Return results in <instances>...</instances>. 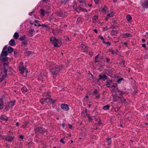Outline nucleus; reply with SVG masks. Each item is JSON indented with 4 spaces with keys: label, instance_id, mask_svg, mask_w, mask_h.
Listing matches in <instances>:
<instances>
[{
    "label": "nucleus",
    "instance_id": "63",
    "mask_svg": "<svg viewBox=\"0 0 148 148\" xmlns=\"http://www.w3.org/2000/svg\"><path fill=\"white\" fill-rule=\"evenodd\" d=\"M32 13H33L32 12H31L29 13V15L31 16L32 15Z\"/></svg>",
    "mask_w": 148,
    "mask_h": 148
},
{
    "label": "nucleus",
    "instance_id": "6",
    "mask_svg": "<svg viewBox=\"0 0 148 148\" xmlns=\"http://www.w3.org/2000/svg\"><path fill=\"white\" fill-rule=\"evenodd\" d=\"M61 108L64 110L68 111L69 110V108L68 105L65 104H62L61 105Z\"/></svg>",
    "mask_w": 148,
    "mask_h": 148
},
{
    "label": "nucleus",
    "instance_id": "56",
    "mask_svg": "<svg viewBox=\"0 0 148 148\" xmlns=\"http://www.w3.org/2000/svg\"><path fill=\"white\" fill-rule=\"evenodd\" d=\"M94 1L95 3H97L99 2V0H95Z\"/></svg>",
    "mask_w": 148,
    "mask_h": 148
},
{
    "label": "nucleus",
    "instance_id": "42",
    "mask_svg": "<svg viewBox=\"0 0 148 148\" xmlns=\"http://www.w3.org/2000/svg\"><path fill=\"white\" fill-rule=\"evenodd\" d=\"M25 36H22L20 38L19 40H23L25 39Z\"/></svg>",
    "mask_w": 148,
    "mask_h": 148
},
{
    "label": "nucleus",
    "instance_id": "64",
    "mask_svg": "<svg viewBox=\"0 0 148 148\" xmlns=\"http://www.w3.org/2000/svg\"><path fill=\"white\" fill-rule=\"evenodd\" d=\"M142 42H145V39H143L142 40Z\"/></svg>",
    "mask_w": 148,
    "mask_h": 148
},
{
    "label": "nucleus",
    "instance_id": "37",
    "mask_svg": "<svg viewBox=\"0 0 148 148\" xmlns=\"http://www.w3.org/2000/svg\"><path fill=\"white\" fill-rule=\"evenodd\" d=\"M1 60L2 62H5V61H7L8 60V59L7 58L4 57V58H1Z\"/></svg>",
    "mask_w": 148,
    "mask_h": 148
},
{
    "label": "nucleus",
    "instance_id": "10",
    "mask_svg": "<svg viewBox=\"0 0 148 148\" xmlns=\"http://www.w3.org/2000/svg\"><path fill=\"white\" fill-rule=\"evenodd\" d=\"M118 99H119L120 101H121V102L122 103H123L124 102L126 101L125 99L123 97H116V98L114 100L116 101H117Z\"/></svg>",
    "mask_w": 148,
    "mask_h": 148
},
{
    "label": "nucleus",
    "instance_id": "5",
    "mask_svg": "<svg viewBox=\"0 0 148 148\" xmlns=\"http://www.w3.org/2000/svg\"><path fill=\"white\" fill-rule=\"evenodd\" d=\"M35 133L37 132H38L39 133H41L44 132L45 129L41 127H36L35 129Z\"/></svg>",
    "mask_w": 148,
    "mask_h": 148
},
{
    "label": "nucleus",
    "instance_id": "3",
    "mask_svg": "<svg viewBox=\"0 0 148 148\" xmlns=\"http://www.w3.org/2000/svg\"><path fill=\"white\" fill-rule=\"evenodd\" d=\"M50 42L55 47H58L59 46L58 44L59 43V41L54 37H52L50 38Z\"/></svg>",
    "mask_w": 148,
    "mask_h": 148
},
{
    "label": "nucleus",
    "instance_id": "4",
    "mask_svg": "<svg viewBox=\"0 0 148 148\" xmlns=\"http://www.w3.org/2000/svg\"><path fill=\"white\" fill-rule=\"evenodd\" d=\"M8 71V70L7 69H6L5 68L4 70V72L1 73V75L2 77H0V82L2 81L6 77Z\"/></svg>",
    "mask_w": 148,
    "mask_h": 148
},
{
    "label": "nucleus",
    "instance_id": "19",
    "mask_svg": "<svg viewBox=\"0 0 148 148\" xmlns=\"http://www.w3.org/2000/svg\"><path fill=\"white\" fill-rule=\"evenodd\" d=\"M45 77V76H44V73H41L40 74L39 77H38V79L40 80L42 79H43Z\"/></svg>",
    "mask_w": 148,
    "mask_h": 148
},
{
    "label": "nucleus",
    "instance_id": "18",
    "mask_svg": "<svg viewBox=\"0 0 148 148\" xmlns=\"http://www.w3.org/2000/svg\"><path fill=\"white\" fill-rule=\"evenodd\" d=\"M92 20L93 23L98 22L99 20L98 19V16H93L92 18Z\"/></svg>",
    "mask_w": 148,
    "mask_h": 148
},
{
    "label": "nucleus",
    "instance_id": "41",
    "mask_svg": "<svg viewBox=\"0 0 148 148\" xmlns=\"http://www.w3.org/2000/svg\"><path fill=\"white\" fill-rule=\"evenodd\" d=\"M117 92H118V93H119V95H122V92L119 90L117 88Z\"/></svg>",
    "mask_w": 148,
    "mask_h": 148
},
{
    "label": "nucleus",
    "instance_id": "61",
    "mask_svg": "<svg viewBox=\"0 0 148 148\" xmlns=\"http://www.w3.org/2000/svg\"><path fill=\"white\" fill-rule=\"evenodd\" d=\"M102 124L101 122L100 121H99L98 123V124L99 125H100V124Z\"/></svg>",
    "mask_w": 148,
    "mask_h": 148
},
{
    "label": "nucleus",
    "instance_id": "26",
    "mask_svg": "<svg viewBox=\"0 0 148 148\" xmlns=\"http://www.w3.org/2000/svg\"><path fill=\"white\" fill-rule=\"evenodd\" d=\"M100 56V55L99 54H98L95 57V62H99L100 61L98 60V58H99V56Z\"/></svg>",
    "mask_w": 148,
    "mask_h": 148
},
{
    "label": "nucleus",
    "instance_id": "21",
    "mask_svg": "<svg viewBox=\"0 0 148 148\" xmlns=\"http://www.w3.org/2000/svg\"><path fill=\"white\" fill-rule=\"evenodd\" d=\"M9 44L11 46H13L15 45V42L14 40L12 39L9 42Z\"/></svg>",
    "mask_w": 148,
    "mask_h": 148
},
{
    "label": "nucleus",
    "instance_id": "25",
    "mask_svg": "<svg viewBox=\"0 0 148 148\" xmlns=\"http://www.w3.org/2000/svg\"><path fill=\"white\" fill-rule=\"evenodd\" d=\"M8 119V117L5 116H3L1 117V119L5 121H7Z\"/></svg>",
    "mask_w": 148,
    "mask_h": 148
},
{
    "label": "nucleus",
    "instance_id": "62",
    "mask_svg": "<svg viewBox=\"0 0 148 148\" xmlns=\"http://www.w3.org/2000/svg\"><path fill=\"white\" fill-rule=\"evenodd\" d=\"M66 12H64V13H63V15L64 16V17H65V16H66Z\"/></svg>",
    "mask_w": 148,
    "mask_h": 148
},
{
    "label": "nucleus",
    "instance_id": "28",
    "mask_svg": "<svg viewBox=\"0 0 148 148\" xmlns=\"http://www.w3.org/2000/svg\"><path fill=\"white\" fill-rule=\"evenodd\" d=\"M58 15L59 16L64 17V16L63 15V11H60V12L58 13Z\"/></svg>",
    "mask_w": 148,
    "mask_h": 148
},
{
    "label": "nucleus",
    "instance_id": "20",
    "mask_svg": "<svg viewBox=\"0 0 148 148\" xmlns=\"http://www.w3.org/2000/svg\"><path fill=\"white\" fill-rule=\"evenodd\" d=\"M3 101L2 99H0V110L3 107Z\"/></svg>",
    "mask_w": 148,
    "mask_h": 148
},
{
    "label": "nucleus",
    "instance_id": "55",
    "mask_svg": "<svg viewBox=\"0 0 148 148\" xmlns=\"http://www.w3.org/2000/svg\"><path fill=\"white\" fill-rule=\"evenodd\" d=\"M106 44L107 45H108L109 46L110 45V43L109 42H106Z\"/></svg>",
    "mask_w": 148,
    "mask_h": 148
},
{
    "label": "nucleus",
    "instance_id": "32",
    "mask_svg": "<svg viewBox=\"0 0 148 148\" xmlns=\"http://www.w3.org/2000/svg\"><path fill=\"white\" fill-rule=\"evenodd\" d=\"M110 138H108L107 139L106 142L108 143V145H110L111 143V140Z\"/></svg>",
    "mask_w": 148,
    "mask_h": 148
},
{
    "label": "nucleus",
    "instance_id": "59",
    "mask_svg": "<svg viewBox=\"0 0 148 148\" xmlns=\"http://www.w3.org/2000/svg\"><path fill=\"white\" fill-rule=\"evenodd\" d=\"M142 47L144 48H145L146 47V45L145 44H143L142 45Z\"/></svg>",
    "mask_w": 148,
    "mask_h": 148
},
{
    "label": "nucleus",
    "instance_id": "17",
    "mask_svg": "<svg viewBox=\"0 0 148 148\" xmlns=\"http://www.w3.org/2000/svg\"><path fill=\"white\" fill-rule=\"evenodd\" d=\"M123 37L125 38H130L131 37L132 35L129 33H124L123 34Z\"/></svg>",
    "mask_w": 148,
    "mask_h": 148
},
{
    "label": "nucleus",
    "instance_id": "13",
    "mask_svg": "<svg viewBox=\"0 0 148 148\" xmlns=\"http://www.w3.org/2000/svg\"><path fill=\"white\" fill-rule=\"evenodd\" d=\"M8 55L7 52L6 50H2L1 53V57H3L6 56Z\"/></svg>",
    "mask_w": 148,
    "mask_h": 148
},
{
    "label": "nucleus",
    "instance_id": "48",
    "mask_svg": "<svg viewBox=\"0 0 148 148\" xmlns=\"http://www.w3.org/2000/svg\"><path fill=\"white\" fill-rule=\"evenodd\" d=\"M68 126L69 127L70 129H72V125H71V124H68Z\"/></svg>",
    "mask_w": 148,
    "mask_h": 148
},
{
    "label": "nucleus",
    "instance_id": "50",
    "mask_svg": "<svg viewBox=\"0 0 148 148\" xmlns=\"http://www.w3.org/2000/svg\"><path fill=\"white\" fill-rule=\"evenodd\" d=\"M19 138L21 139H22L23 138V136L22 135H20L19 136Z\"/></svg>",
    "mask_w": 148,
    "mask_h": 148
},
{
    "label": "nucleus",
    "instance_id": "34",
    "mask_svg": "<svg viewBox=\"0 0 148 148\" xmlns=\"http://www.w3.org/2000/svg\"><path fill=\"white\" fill-rule=\"evenodd\" d=\"M81 47L82 49L85 50H86L88 48V47L84 45H82Z\"/></svg>",
    "mask_w": 148,
    "mask_h": 148
},
{
    "label": "nucleus",
    "instance_id": "58",
    "mask_svg": "<svg viewBox=\"0 0 148 148\" xmlns=\"http://www.w3.org/2000/svg\"><path fill=\"white\" fill-rule=\"evenodd\" d=\"M88 118L90 121L92 120V118L90 116H89Z\"/></svg>",
    "mask_w": 148,
    "mask_h": 148
},
{
    "label": "nucleus",
    "instance_id": "2",
    "mask_svg": "<svg viewBox=\"0 0 148 148\" xmlns=\"http://www.w3.org/2000/svg\"><path fill=\"white\" fill-rule=\"evenodd\" d=\"M23 62H21L19 66V70L21 73H22L24 76H26L28 72L27 70L25 69V67L23 65Z\"/></svg>",
    "mask_w": 148,
    "mask_h": 148
},
{
    "label": "nucleus",
    "instance_id": "36",
    "mask_svg": "<svg viewBox=\"0 0 148 148\" xmlns=\"http://www.w3.org/2000/svg\"><path fill=\"white\" fill-rule=\"evenodd\" d=\"M107 9V8L106 6H105L102 9V11L103 12H106Z\"/></svg>",
    "mask_w": 148,
    "mask_h": 148
},
{
    "label": "nucleus",
    "instance_id": "46",
    "mask_svg": "<svg viewBox=\"0 0 148 148\" xmlns=\"http://www.w3.org/2000/svg\"><path fill=\"white\" fill-rule=\"evenodd\" d=\"M99 38H100L101 40H103L104 39L103 37L101 35H99Z\"/></svg>",
    "mask_w": 148,
    "mask_h": 148
},
{
    "label": "nucleus",
    "instance_id": "52",
    "mask_svg": "<svg viewBox=\"0 0 148 148\" xmlns=\"http://www.w3.org/2000/svg\"><path fill=\"white\" fill-rule=\"evenodd\" d=\"M7 48V46H5L4 47L3 50V51L4 50H6Z\"/></svg>",
    "mask_w": 148,
    "mask_h": 148
},
{
    "label": "nucleus",
    "instance_id": "15",
    "mask_svg": "<svg viewBox=\"0 0 148 148\" xmlns=\"http://www.w3.org/2000/svg\"><path fill=\"white\" fill-rule=\"evenodd\" d=\"M14 137H12L10 136H9L6 138V140L8 142H10L14 139Z\"/></svg>",
    "mask_w": 148,
    "mask_h": 148
},
{
    "label": "nucleus",
    "instance_id": "54",
    "mask_svg": "<svg viewBox=\"0 0 148 148\" xmlns=\"http://www.w3.org/2000/svg\"><path fill=\"white\" fill-rule=\"evenodd\" d=\"M85 1V0H80V2L81 3H84Z\"/></svg>",
    "mask_w": 148,
    "mask_h": 148
},
{
    "label": "nucleus",
    "instance_id": "27",
    "mask_svg": "<svg viewBox=\"0 0 148 148\" xmlns=\"http://www.w3.org/2000/svg\"><path fill=\"white\" fill-rule=\"evenodd\" d=\"M18 36H19L17 32H15L14 34V37L15 39H17L18 38Z\"/></svg>",
    "mask_w": 148,
    "mask_h": 148
},
{
    "label": "nucleus",
    "instance_id": "12",
    "mask_svg": "<svg viewBox=\"0 0 148 148\" xmlns=\"http://www.w3.org/2000/svg\"><path fill=\"white\" fill-rule=\"evenodd\" d=\"M34 30L33 29H31L30 30L28 31V34L29 36L31 37H32L33 36L34 34H33Z\"/></svg>",
    "mask_w": 148,
    "mask_h": 148
},
{
    "label": "nucleus",
    "instance_id": "57",
    "mask_svg": "<svg viewBox=\"0 0 148 148\" xmlns=\"http://www.w3.org/2000/svg\"><path fill=\"white\" fill-rule=\"evenodd\" d=\"M93 31H95L96 33H97V30L96 29H94Z\"/></svg>",
    "mask_w": 148,
    "mask_h": 148
},
{
    "label": "nucleus",
    "instance_id": "24",
    "mask_svg": "<svg viewBox=\"0 0 148 148\" xmlns=\"http://www.w3.org/2000/svg\"><path fill=\"white\" fill-rule=\"evenodd\" d=\"M13 49L12 48L10 47H9L8 48V51L9 53H10L11 52H13Z\"/></svg>",
    "mask_w": 148,
    "mask_h": 148
},
{
    "label": "nucleus",
    "instance_id": "8",
    "mask_svg": "<svg viewBox=\"0 0 148 148\" xmlns=\"http://www.w3.org/2000/svg\"><path fill=\"white\" fill-rule=\"evenodd\" d=\"M142 6L145 8H148V0H145L142 5Z\"/></svg>",
    "mask_w": 148,
    "mask_h": 148
},
{
    "label": "nucleus",
    "instance_id": "45",
    "mask_svg": "<svg viewBox=\"0 0 148 148\" xmlns=\"http://www.w3.org/2000/svg\"><path fill=\"white\" fill-rule=\"evenodd\" d=\"M60 142L61 143H62L63 144H64L65 143V142L63 140V139H62L60 140Z\"/></svg>",
    "mask_w": 148,
    "mask_h": 148
},
{
    "label": "nucleus",
    "instance_id": "30",
    "mask_svg": "<svg viewBox=\"0 0 148 148\" xmlns=\"http://www.w3.org/2000/svg\"><path fill=\"white\" fill-rule=\"evenodd\" d=\"M110 106L109 105H107L104 106L103 107V109L104 110H108Z\"/></svg>",
    "mask_w": 148,
    "mask_h": 148
},
{
    "label": "nucleus",
    "instance_id": "16",
    "mask_svg": "<svg viewBox=\"0 0 148 148\" xmlns=\"http://www.w3.org/2000/svg\"><path fill=\"white\" fill-rule=\"evenodd\" d=\"M29 90V88H27L25 87H23L21 89L22 92L23 93H25L26 92H28Z\"/></svg>",
    "mask_w": 148,
    "mask_h": 148
},
{
    "label": "nucleus",
    "instance_id": "60",
    "mask_svg": "<svg viewBox=\"0 0 148 148\" xmlns=\"http://www.w3.org/2000/svg\"><path fill=\"white\" fill-rule=\"evenodd\" d=\"M34 22L35 23H38L39 22V21H38V20H36Z\"/></svg>",
    "mask_w": 148,
    "mask_h": 148
},
{
    "label": "nucleus",
    "instance_id": "38",
    "mask_svg": "<svg viewBox=\"0 0 148 148\" xmlns=\"http://www.w3.org/2000/svg\"><path fill=\"white\" fill-rule=\"evenodd\" d=\"M113 14L112 12H111L110 13L108 14L107 15V17H111L113 16Z\"/></svg>",
    "mask_w": 148,
    "mask_h": 148
},
{
    "label": "nucleus",
    "instance_id": "35",
    "mask_svg": "<svg viewBox=\"0 0 148 148\" xmlns=\"http://www.w3.org/2000/svg\"><path fill=\"white\" fill-rule=\"evenodd\" d=\"M56 20V18H55L53 17V18H51V19H50V22H52V23H53V24H54V21H55Z\"/></svg>",
    "mask_w": 148,
    "mask_h": 148
},
{
    "label": "nucleus",
    "instance_id": "7",
    "mask_svg": "<svg viewBox=\"0 0 148 148\" xmlns=\"http://www.w3.org/2000/svg\"><path fill=\"white\" fill-rule=\"evenodd\" d=\"M74 9H75L76 11L78 12V11H79L80 12V11H82L83 12H87V10L86 9L80 7H78L77 8H74Z\"/></svg>",
    "mask_w": 148,
    "mask_h": 148
},
{
    "label": "nucleus",
    "instance_id": "14",
    "mask_svg": "<svg viewBox=\"0 0 148 148\" xmlns=\"http://www.w3.org/2000/svg\"><path fill=\"white\" fill-rule=\"evenodd\" d=\"M99 78L100 79H103V80H105L107 78V77L106 75H99Z\"/></svg>",
    "mask_w": 148,
    "mask_h": 148
},
{
    "label": "nucleus",
    "instance_id": "51",
    "mask_svg": "<svg viewBox=\"0 0 148 148\" xmlns=\"http://www.w3.org/2000/svg\"><path fill=\"white\" fill-rule=\"evenodd\" d=\"M103 29L104 31H105L107 30L108 28L107 27H104Z\"/></svg>",
    "mask_w": 148,
    "mask_h": 148
},
{
    "label": "nucleus",
    "instance_id": "22",
    "mask_svg": "<svg viewBox=\"0 0 148 148\" xmlns=\"http://www.w3.org/2000/svg\"><path fill=\"white\" fill-rule=\"evenodd\" d=\"M47 100L46 101V102L47 103H53L55 102L54 101L52 100L51 99H50V98L47 97Z\"/></svg>",
    "mask_w": 148,
    "mask_h": 148
},
{
    "label": "nucleus",
    "instance_id": "31",
    "mask_svg": "<svg viewBox=\"0 0 148 148\" xmlns=\"http://www.w3.org/2000/svg\"><path fill=\"white\" fill-rule=\"evenodd\" d=\"M3 65L4 66V69L5 68L6 69H7L8 70V69H7L6 68H9V66H8V63H3Z\"/></svg>",
    "mask_w": 148,
    "mask_h": 148
},
{
    "label": "nucleus",
    "instance_id": "43",
    "mask_svg": "<svg viewBox=\"0 0 148 148\" xmlns=\"http://www.w3.org/2000/svg\"><path fill=\"white\" fill-rule=\"evenodd\" d=\"M123 78H120L118 79L117 82L118 83H120L121 80H123Z\"/></svg>",
    "mask_w": 148,
    "mask_h": 148
},
{
    "label": "nucleus",
    "instance_id": "40",
    "mask_svg": "<svg viewBox=\"0 0 148 148\" xmlns=\"http://www.w3.org/2000/svg\"><path fill=\"white\" fill-rule=\"evenodd\" d=\"M23 43L25 46H26L27 45V42L26 40L23 41Z\"/></svg>",
    "mask_w": 148,
    "mask_h": 148
},
{
    "label": "nucleus",
    "instance_id": "9",
    "mask_svg": "<svg viewBox=\"0 0 148 148\" xmlns=\"http://www.w3.org/2000/svg\"><path fill=\"white\" fill-rule=\"evenodd\" d=\"M14 103L13 102H10L9 103L8 105L6 106V107L4 109V110H8V108H11L13 106H14Z\"/></svg>",
    "mask_w": 148,
    "mask_h": 148
},
{
    "label": "nucleus",
    "instance_id": "1",
    "mask_svg": "<svg viewBox=\"0 0 148 148\" xmlns=\"http://www.w3.org/2000/svg\"><path fill=\"white\" fill-rule=\"evenodd\" d=\"M63 65L62 64L61 66H53L50 69V71L52 75H57L58 74L59 71L63 68Z\"/></svg>",
    "mask_w": 148,
    "mask_h": 148
},
{
    "label": "nucleus",
    "instance_id": "23",
    "mask_svg": "<svg viewBox=\"0 0 148 148\" xmlns=\"http://www.w3.org/2000/svg\"><path fill=\"white\" fill-rule=\"evenodd\" d=\"M126 18L128 21L130 22L132 19V18L131 17V15L130 14H128L127 15L126 17Z\"/></svg>",
    "mask_w": 148,
    "mask_h": 148
},
{
    "label": "nucleus",
    "instance_id": "44",
    "mask_svg": "<svg viewBox=\"0 0 148 148\" xmlns=\"http://www.w3.org/2000/svg\"><path fill=\"white\" fill-rule=\"evenodd\" d=\"M42 26H43L44 27H48V25H46L45 24H42Z\"/></svg>",
    "mask_w": 148,
    "mask_h": 148
},
{
    "label": "nucleus",
    "instance_id": "11",
    "mask_svg": "<svg viewBox=\"0 0 148 148\" xmlns=\"http://www.w3.org/2000/svg\"><path fill=\"white\" fill-rule=\"evenodd\" d=\"M112 80H107L106 82V85L108 87H110L111 85L112 84Z\"/></svg>",
    "mask_w": 148,
    "mask_h": 148
},
{
    "label": "nucleus",
    "instance_id": "39",
    "mask_svg": "<svg viewBox=\"0 0 148 148\" xmlns=\"http://www.w3.org/2000/svg\"><path fill=\"white\" fill-rule=\"evenodd\" d=\"M41 15L44 16L45 15V11L43 10H41Z\"/></svg>",
    "mask_w": 148,
    "mask_h": 148
},
{
    "label": "nucleus",
    "instance_id": "53",
    "mask_svg": "<svg viewBox=\"0 0 148 148\" xmlns=\"http://www.w3.org/2000/svg\"><path fill=\"white\" fill-rule=\"evenodd\" d=\"M46 95L47 96H48L49 97V98H50L51 97V95L49 94V93H47Z\"/></svg>",
    "mask_w": 148,
    "mask_h": 148
},
{
    "label": "nucleus",
    "instance_id": "33",
    "mask_svg": "<svg viewBox=\"0 0 148 148\" xmlns=\"http://www.w3.org/2000/svg\"><path fill=\"white\" fill-rule=\"evenodd\" d=\"M117 32L115 30H112L111 32V34L112 35H115L117 34Z\"/></svg>",
    "mask_w": 148,
    "mask_h": 148
},
{
    "label": "nucleus",
    "instance_id": "47",
    "mask_svg": "<svg viewBox=\"0 0 148 148\" xmlns=\"http://www.w3.org/2000/svg\"><path fill=\"white\" fill-rule=\"evenodd\" d=\"M97 92V90H95L94 92V94H93V95H94L95 94H96Z\"/></svg>",
    "mask_w": 148,
    "mask_h": 148
},
{
    "label": "nucleus",
    "instance_id": "49",
    "mask_svg": "<svg viewBox=\"0 0 148 148\" xmlns=\"http://www.w3.org/2000/svg\"><path fill=\"white\" fill-rule=\"evenodd\" d=\"M117 85V83L116 84H113L112 86H111V87L112 88V87H114V88H115L116 85Z\"/></svg>",
    "mask_w": 148,
    "mask_h": 148
},
{
    "label": "nucleus",
    "instance_id": "29",
    "mask_svg": "<svg viewBox=\"0 0 148 148\" xmlns=\"http://www.w3.org/2000/svg\"><path fill=\"white\" fill-rule=\"evenodd\" d=\"M47 100V98L43 99H42L40 100V101L42 104H43L45 102H46Z\"/></svg>",
    "mask_w": 148,
    "mask_h": 148
}]
</instances>
